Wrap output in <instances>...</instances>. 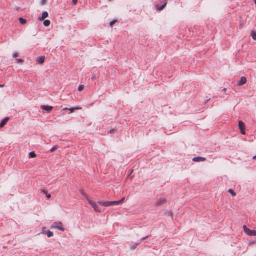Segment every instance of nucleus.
<instances>
[{
  "label": "nucleus",
  "instance_id": "nucleus-40",
  "mask_svg": "<svg viewBox=\"0 0 256 256\" xmlns=\"http://www.w3.org/2000/svg\"><path fill=\"white\" fill-rule=\"evenodd\" d=\"M253 2H254V4H256V0H253Z\"/></svg>",
  "mask_w": 256,
  "mask_h": 256
},
{
  "label": "nucleus",
  "instance_id": "nucleus-23",
  "mask_svg": "<svg viewBox=\"0 0 256 256\" xmlns=\"http://www.w3.org/2000/svg\"><path fill=\"white\" fill-rule=\"evenodd\" d=\"M164 215L167 216H170L172 218V212H166L164 213Z\"/></svg>",
  "mask_w": 256,
  "mask_h": 256
},
{
  "label": "nucleus",
  "instance_id": "nucleus-6",
  "mask_svg": "<svg viewBox=\"0 0 256 256\" xmlns=\"http://www.w3.org/2000/svg\"><path fill=\"white\" fill-rule=\"evenodd\" d=\"M40 108L43 110L46 111L48 113H50L54 107L48 105H43L41 106Z\"/></svg>",
  "mask_w": 256,
  "mask_h": 256
},
{
  "label": "nucleus",
  "instance_id": "nucleus-32",
  "mask_svg": "<svg viewBox=\"0 0 256 256\" xmlns=\"http://www.w3.org/2000/svg\"><path fill=\"white\" fill-rule=\"evenodd\" d=\"M124 200H125V197H124L120 200H118L119 204H120V205L122 204L124 202Z\"/></svg>",
  "mask_w": 256,
  "mask_h": 256
},
{
  "label": "nucleus",
  "instance_id": "nucleus-34",
  "mask_svg": "<svg viewBox=\"0 0 256 256\" xmlns=\"http://www.w3.org/2000/svg\"><path fill=\"white\" fill-rule=\"evenodd\" d=\"M46 2H47V0H42V4H43V5L46 4Z\"/></svg>",
  "mask_w": 256,
  "mask_h": 256
},
{
  "label": "nucleus",
  "instance_id": "nucleus-24",
  "mask_svg": "<svg viewBox=\"0 0 256 256\" xmlns=\"http://www.w3.org/2000/svg\"><path fill=\"white\" fill-rule=\"evenodd\" d=\"M58 148V146H53L50 150V152H55Z\"/></svg>",
  "mask_w": 256,
  "mask_h": 256
},
{
  "label": "nucleus",
  "instance_id": "nucleus-30",
  "mask_svg": "<svg viewBox=\"0 0 256 256\" xmlns=\"http://www.w3.org/2000/svg\"><path fill=\"white\" fill-rule=\"evenodd\" d=\"M19 56H20V54L17 52H16L14 53L13 55H12V56L14 58H16L18 57Z\"/></svg>",
  "mask_w": 256,
  "mask_h": 256
},
{
  "label": "nucleus",
  "instance_id": "nucleus-31",
  "mask_svg": "<svg viewBox=\"0 0 256 256\" xmlns=\"http://www.w3.org/2000/svg\"><path fill=\"white\" fill-rule=\"evenodd\" d=\"M116 131V130H115L114 128H112L110 130V131L108 132V133L113 134H114Z\"/></svg>",
  "mask_w": 256,
  "mask_h": 256
},
{
  "label": "nucleus",
  "instance_id": "nucleus-20",
  "mask_svg": "<svg viewBox=\"0 0 256 256\" xmlns=\"http://www.w3.org/2000/svg\"><path fill=\"white\" fill-rule=\"evenodd\" d=\"M29 157L30 158H35L36 157V154L34 152H31L29 153Z\"/></svg>",
  "mask_w": 256,
  "mask_h": 256
},
{
  "label": "nucleus",
  "instance_id": "nucleus-25",
  "mask_svg": "<svg viewBox=\"0 0 256 256\" xmlns=\"http://www.w3.org/2000/svg\"><path fill=\"white\" fill-rule=\"evenodd\" d=\"M150 236H151V234L148 235V236H146L145 237H144L142 238H141L140 240H139L138 242H140V244H141L142 241H144V240H146L148 238H150Z\"/></svg>",
  "mask_w": 256,
  "mask_h": 256
},
{
  "label": "nucleus",
  "instance_id": "nucleus-14",
  "mask_svg": "<svg viewBox=\"0 0 256 256\" xmlns=\"http://www.w3.org/2000/svg\"><path fill=\"white\" fill-rule=\"evenodd\" d=\"M42 234H46L48 236V238H52L54 236V233L52 232H51L50 230H48L46 232L44 231V230H42Z\"/></svg>",
  "mask_w": 256,
  "mask_h": 256
},
{
  "label": "nucleus",
  "instance_id": "nucleus-19",
  "mask_svg": "<svg viewBox=\"0 0 256 256\" xmlns=\"http://www.w3.org/2000/svg\"><path fill=\"white\" fill-rule=\"evenodd\" d=\"M19 22L22 24H25L27 22V20L26 19L24 18H20Z\"/></svg>",
  "mask_w": 256,
  "mask_h": 256
},
{
  "label": "nucleus",
  "instance_id": "nucleus-39",
  "mask_svg": "<svg viewBox=\"0 0 256 256\" xmlns=\"http://www.w3.org/2000/svg\"><path fill=\"white\" fill-rule=\"evenodd\" d=\"M252 159L254 160H256V155L253 156Z\"/></svg>",
  "mask_w": 256,
  "mask_h": 256
},
{
  "label": "nucleus",
  "instance_id": "nucleus-10",
  "mask_svg": "<svg viewBox=\"0 0 256 256\" xmlns=\"http://www.w3.org/2000/svg\"><path fill=\"white\" fill-rule=\"evenodd\" d=\"M10 118L8 117H6L4 118L1 122H0V128H2L8 122Z\"/></svg>",
  "mask_w": 256,
  "mask_h": 256
},
{
  "label": "nucleus",
  "instance_id": "nucleus-1",
  "mask_svg": "<svg viewBox=\"0 0 256 256\" xmlns=\"http://www.w3.org/2000/svg\"><path fill=\"white\" fill-rule=\"evenodd\" d=\"M86 198L88 204L94 208L96 212L99 213L102 212L101 209L98 206L96 202H94L92 200L91 198L89 196L86 195Z\"/></svg>",
  "mask_w": 256,
  "mask_h": 256
},
{
  "label": "nucleus",
  "instance_id": "nucleus-12",
  "mask_svg": "<svg viewBox=\"0 0 256 256\" xmlns=\"http://www.w3.org/2000/svg\"><path fill=\"white\" fill-rule=\"evenodd\" d=\"M45 59L46 57L44 56L38 57L36 60V62L40 64H42L44 62Z\"/></svg>",
  "mask_w": 256,
  "mask_h": 256
},
{
  "label": "nucleus",
  "instance_id": "nucleus-18",
  "mask_svg": "<svg viewBox=\"0 0 256 256\" xmlns=\"http://www.w3.org/2000/svg\"><path fill=\"white\" fill-rule=\"evenodd\" d=\"M50 20H44V25L45 26H46V27H48L50 26Z\"/></svg>",
  "mask_w": 256,
  "mask_h": 256
},
{
  "label": "nucleus",
  "instance_id": "nucleus-28",
  "mask_svg": "<svg viewBox=\"0 0 256 256\" xmlns=\"http://www.w3.org/2000/svg\"><path fill=\"white\" fill-rule=\"evenodd\" d=\"M112 206H119L120 204H119V201H112Z\"/></svg>",
  "mask_w": 256,
  "mask_h": 256
},
{
  "label": "nucleus",
  "instance_id": "nucleus-26",
  "mask_svg": "<svg viewBox=\"0 0 256 256\" xmlns=\"http://www.w3.org/2000/svg\"><path fill=\"white\" fill-rule=\"evenodd\" d=\"M118 22V20H114L112 21H111L110 23V25L111 27H112L114 26V25Z\"/></svg>",
  "mask_w": 256,
  "mask_h": 256
},
{
  "label": "nucleus",
  "instance_id": "nucleus-13",
  "mask_svg": "<svg viewBox=\"0 0 256 256\" xmlns=\"http://www.w3.org/2000/svg\"><path fill=\"white\" fill-rule=\"evenodd\" d=\"M166 199L165 198H160L158 201V202H156V206H161L162 205L164 204L165 203H166Z\"/></svg>",
  "mask_w": 256,
  "mask_h": 256
},
{
  "label": "nucleus",
  "instance_id": "nucleus-17",
  "mask_svg": "<svg viewBox=\"0 0 256 256\" xmlns=\"http://www.w3.org/2000/svg\"><path fill=\"white\" fill-rule=\"evenodd\" d=\"M42 192L44 194L46 195V198L48 200H49L51 198V196H52L51 194H48V192L46 190H42Z\"/></svg>",
  "mask_w": 256,
  "mask_h": 256
},
{
  "label": "nucleus",
  "instance_id": "nucleus-37",
  "mask_svg": "<svg viewBox=\"0 0 256 256\" xmlns=\"http://www.w3.org/2000/svg\"><path fill=\"white\" fill-rule=\"evenodd\" d=\"M96 78V76H94L92 78V80H94Z\"/></svg>",
  "mask_w": 256,
  "mask_h": 256
},
{
  "label": "nucleus",
  "instance_id": "nucleus-16",
  "mask_svg": "<svg viewBox=\"0 0 256 256\" xmlns=\"http://www.w3.org/2000/svg\"><path fill=\"white\" fill-rule=\"evenodd\" d=\"M81 108H77V107H74V108H64V110H69L70 112V113H72L74 112L75 110H80V109Z\"/></svg>",
  "mask_w": 256,
  "mask_h": 256
},
{
  "label": "nucleus",
  "instance_id": "nucleus-11",
  "mask_svg": "<svg viewBox=\"0 0 256 256\" xmlns=\"http://www.w3.org/2000/svg\"><path fill=\"white\" fill-rule=\"evenodd\" d=\"M48 17V13L47 12L45 11L42 12V16L38 18V20L40 21H43L44 20H45L46 18Z\"/></svg>",
  "mask_w": 256,
  "mask_h": 256
},
{
  "label": "nucleus",
  "instance_id": "nucleus-7",
  "mask_svg": "<svg viewBox=\"0 0 256 256\" xmlns=\"http://www.w3.org/2000/svg\"><path fill=\"white\" fill-rule=\"evenodd\" d=\"M98 204L104 207H108L112 206V201H106V202H102V201H98Z\"/></svg>",
  "mask_w": 256,
  "mask_h": 256
},
{
  "label": "nucleus",
  "instance_id": "nucleus-27",
  "mask_svg": "<svg viewBox=\"0 0 256 256\" xmlns=\"http://www.w3.org/2000/svg\"><path fill=\"white\" fill-rule=\"evenodd\" d=\"M24 62V60L22 58H19L16 60V62L18 64H22Z\"/></svg>",
  "mask_w": 256,
  "mask_h": 256
},
{
  "label": "nucleus",
  "instance_id": "nucleus-36",
  "mask_svg": "<svg viewBox=\"0 0 256 256\" xmlns=\"http://www.w3.org/2000/svg\"><path fill=\"white\" fill-rule=\"evenodd\" d=\"M227 90H228V89H227V88H224V89L222 90V92H226Z\"/></svg>",
  "mask_w": 256,
  "mask_h": 256
},
{
  "label": "nucleus",
  "instance_id": "nucleus-22",
  "mask_svg": "<svg viewBox=\"0 0 256 256\" xmlns=\"http://www.w3.org/2000/svg\"><path fill=\"white\" fill-rule=\"evenodd\" d=\"M228 192L230 193L232 196H236V193L234 192V191L232 189H229L228 190Z\"/></svg>",
  "mask_w": 256,
  "mask_h": 256
},
{
  "label": "nucleus",
  "instance_id": "nucleus-5",
  "mask_svg": "<svg viewBox=\"0 0 256 256\" xmlns=\"http://www.w3.org/2000/svg\"><path fill=\"white\" fill-rule=\"evenodd\" d=\"M238 127H239V129L240 130V133L244 135L246 134L245 124L242 121V120L238 121Z\"/></svg>",
  "mask_w": 256,
  "mask_h": 256
},
{
  "label": "nucleus",
  "instance_id": "nucleus-35",
  "mask_svg": "<svg viewBox=\"0 0 256 256\" xmlns=\"http://www.w3.org/2000/svg\"><path fill=\"white\" fill-rule=\"evenodd\" d=\"M210 100V98L206 100H205L204 104H206Z\"/></svg>",
  "mask_w": 256,
  "mask_h": 256
},
{
  "label": "nucleus",
  "instance_id": "nucleus-9",
  "mask_svg": "<svg viewBox=\"0 0 256 256\" xmlns=\"http://www.w3.org/2000/svg\"><path fill=\"white\" fill-rule=\"evenodd\" d=\"M192 160L194 162H204L206 160V158H205L197 156L193 158Z\"/></svg>",
  "mask_w": 256,
  "mask_h": 256
},
{
  "label": "nucleus",
  "instance_id": "nucleus-33",
  "mask_svg": "<svg viewBox=\"0 0 256 256\" xmlns=\"http://www.w3.org/2000/svg\"><path fill=\"white\" fill-rule=\"evenodd\" d=\"M73 5H76L78 2V0H72Z\"/></svg>",
  "mask_w": 256,
  "mask_h": 256
},
{
  "label": "nucleus",
  "instance_id": "nucleus-8",
  "mask_svg": "<svg viewBox=\"0 0 256 256\" xmlns=\"http://www.w3.org/2000/svg\"><path fill=\"white\" fill-rule=\"evenodd\" d=\"M247 79L245 76H242L240 78V80L238 82V85L239 86H241L245 84L246 83Z\"/></svg>",
  "mask_w": 256,
  "mask_h": 256
},
{
  "label": "nucleus",
  "instance_id": "nucleus-15",
  "mask_svg": "<svg viewBox=\"0 0 256 256\" xmlns=\"http://www.w3.org/2000/svg\"><path fill=\"white\" fill-rule=\"evenodd\" d=\"M140 244V242L134 243L132 246H130V249L131 250H134Z\"/></svg>",
  "mask_w": 256,
  "mask_h": 256
},
{
  "label": "nucleus",
  "instance_id": "nucleus-29",
  "mask_svg": "<svg viewBox=\"0 0 256 256\" xmlns=\"http://www.w3.org/2000/svg\"><path fill=\"white\" fill-rule=\"evenodd\" d=\"M84 85H80L78 88V90L79 92H82L84 90Z\"/></svg>",
  "mask_w": 256,
  "mask_h": 256
},
{
  "label": "nucleus",
  "instance_id": "nucleus-2",
  "mask_svg": "<svg viewBox=\"0 0 256 256\" xmlns=\"http://www.w3.org/2000/svg\"><path fill=\"white\" fill-rule=\"evenodd\" d=\"M166 4L167 2L165 0L162 2L160 4H158L155 5V9L157 11H162L166 7Z\"/></svg>",
  "mask_w": 256,
  "mask_h": 256
},
{
  "label": "nucleus",
  "instance_id": "nucleus-21",
  "mask_svg": "<svg viewBox=\"0 0 256 256\" xmlns=\"http://www.w3.org/2000/svg\"><path fill=\"white\" fill-rule=\"evenodd\" d=\"M250 36L254 40H256V32L255 31H252Z\"/></svg>",
  "mask_w": 256,
  "mask_h": 256
},
{
  "label": "nucleus",
  "instance_id": "nucleus-38",
  "mask_svg": "<svg viewBox=\"0 0 256 256\" xmlns=\"http://www.w3.org/2000/svg\"><path fill=\"white\" fill-rule=\"evenodd\" d=\"M4 84H0V88H4Z\"/></svg>",
  "mask_w": 256,
  "mask_h": 256
},
{
  "label": "nucleus",
  "instance_id": "nucleus-3",
  "mask_svg": "<svg viewBox=\"0 0 256 256\" xmlns=\"http://www.w3.org/2000/svg\"><path fill=\"white\" fill-rule=\"evenodd\" d=\"M243 230L244 232L248 236H256V230H251L245 225L243 226Z\"/></svg>",
  "mask_w": 256,
  "mask_h": 256
},
{
  "label": "nucleus",
  "instance_id": "nucleus-4",
  "mask_svg": "<svg viewBox=\"0 0 256 256\" xmlns=\"http://www.w3.org/2000/svg\"><path fill=\"white\" fill-rule=\"evenodd\" d=\"M50 228H56L62 232H64L65 228L61 222H54L50 227Z\"/></svg>",
  "mask_w": 256,
  "mask_h": 256
}]
</instances>
